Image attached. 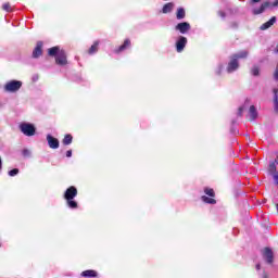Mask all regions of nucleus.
I'll return each instance as SVG.
<instances>
[{
  "mask_svg": "<svg viewBox=\"0 0 278 278\" xmlns=\"http://www.w3.org/2000/svg\"><path fill=\"white\" fill-rule=\"evenodd\" d=\"M18 173V168H14L9 172L10 177H16V174Z\"/></svg>",
  "mask_w": 278,
  "mask_h": 278,
  "instance_id": "27",
  "label": "nucleus"
},
{
  "mask_svg": "<svg viewBox=\"0 0 278 278\" xmlns=\"http://www.w3.org/2000/svg\"><path fill=\"white\" fill-rule=\"evenodd\" d=\"M75 197H77V188L72 186L64 193V199L67 201V205L71 207V210H76L77 207V202L73 200Z\"/></svg>",
  "mask_w": 278,
  "mask_h": 278,
  "instance_id": "2",
  "label": "nucleus"
},
{
  "mask_svg": "<svg viewBox=\"0 0 278 278\" xmlns=\"http://www.w3.org/2000/svg\"><path fill=\"white\" fill-rule=\"evenodd\" d=\"M223 72V65H219L217 71H216V74L217 75H220V73Z\"/></svg>",
  "mask_w": 278,
  "mask_h": 278,
  "instance_id": "29",
  "label": "nucleus"
},
{
  "mask_svg": "<svg viewBox=\"0 0 278 278\" xmlns=\"http://www.w3.org/2000/svg\"><path fill=\"white\" fill-rule=\"evenodd\" d=\"M202 201H203L204 203H208V204H211V205H214V203H216V200H214L213 198H208V197H206V195H203V197H202Z\"/></svg>",
  "mask_w": 278,
  "mask_h": 278,
  "instance_id": "22",
  "label": "nucleus"
},
{
  "mask_svg": "<svg viewBox=\"0 0 278 278\" xmlns=\"http://www.w3.org/2000/svg\"><path fill=\"white\" fill-rule=\"evenodd\" d=\"M42 55V42L38 41L35 50L33 51V58H40Z\"/></svg>",
  "mask_w": 278,
  "mask_h": 278,
  "instance_id": "13",
  "label": "nucleus"
},
{
  "mask_svg": "<svg viewBox=\"0 0 278 278\" xmlns=\"http://www.w3.org/2000/svg\"><path fill=\"white\" fill-rule=\"evenodd\" d=\"M277 5H278V0H276L274 3L265 2V3L261 4V7L258 9L254 8L253 9V14H262L268 8H277Z\"/></svg>",
  "mask_w": 278,
  "mask_h": 278,
  "instance_id": "5",
  "label": "nucleus"
},
{
  "mask_svg": "<svg viewBox=\"0 0 278 278\" xmlns=\"http://www.w3.org/2000/svg\"><path fill=\"white\" fill-rule=\"evenodd\" d=\"M66 157H73V151L72 150H68L66 152Z\"/></svg>",
  "mask_w": 278,
  "mask_h": 278,
  "instance_id": "30",
  "label": "nucleus"
},
{
  "mask_svg": "<svg viewBox=\"0 0 278 278\" xmlns=\"http://www.w3.org/2000/svg\"><path fill=\"white\" fill-rule=\"evenodd\" d=\"M73 142V136L66 135L63 139V144L68 146Z\"/></svg>",
  "mask_w": 278,
  "mask_h": 278,
  "instance_id": "23",
  "label": "nucleus"
},
{
  "mask_svg": "<svg viewBox=\"0 0 278 278\" xmlns=\"http://www.w3.org/2000/svg\"><path fill=\"white\" fill-rule=\"evenodd\" d=\"M2 9L5 11V12H11L12 11V7H10V3H4L2 5Z\"/></svg>",
  "mask_w": 278,
  "mask_h": 278,
  "instance_id": "26",
  "label": "nucleus"
},
{
  "mask_svg": "<svg viewBox=\"0 0 278 278\" xmlns=\"http://www.w3.org/2000/svg\"><path fill=\"white\" fill-rule=\"evenodd\" d=\"M20 131L24 136L31 138V136H36V126L31 123L23 122L18 125Z\"/></svg>",
  "mask_w": 278,
  "mask_h": 278,
  "instance_id": "3",
  "label": "nucleus"
},
{
  "mask_svg": "<svg viewBox=\"0 0 278 278\" xmlns=\"http://www.w3.org/2000/svg\"><path fill=\"white\" fill-rule=\"evenodd\" d=\"M219 16H222V18H225V12L220 11Z\"/></svg>",
  "mask_w": 278,
  "mask_h": 278,
  "instance_id": "31",
  "label": "nucleus"
},
{
  "mask_svg": "<svg viewBox=\"0 0 278 278\" xmlns=\"http://www.w3.org/2000/svg\"><path fill=\"white\" fill-rule=\"evenodd\" d=\"M47 142L50 149H60V140L51 135H47Z\"/></svg>",
  "mask_w": 278,
  "mask_h": 278,
  "instance_id": "9",
  "label": "nucleus"
},
{
  "mask_svg": "<svg viewBox=\"0 0 278 278\" xmlns=\"http://www.w3.org/2000/svg\"><path fill=\"white\" fill-rule=\"evenodd\" d=\"M249 118H250V121H255V118H257V109H255L254 105L250 106Z\"/></svg>",
  "mask_w": 278,
  "mask_h": 278,
  "instance_id": "16",
  "label": "nucleus"
},
{
  "mask_svg": "<svg viewBox=\"0 0 278 278\" xmlns=\"http://www.w3.org/2000/svg\"><path fill=\"white\" fill-rule=\"evenodd\" d=\"M263 257L264 260H266L267 264H273V257H274L273 250H270V248H265L263 250Z\"/></svg>",
  "mask_w": 278,
  "mask_h": 278,
  "instance_id": "10",
  "label": "nucleus"
},
{
  "mask_svg": "<svg viewBox=\"0 0 278 278\" xmlns=\"http://www.w3.org/2000/svg\"><path fill=\"white\" fill-rule=\"evenodd\" d=\"M81 277H97V273L92 269L85 270L81 273Z\"/></svg>",
  "mask_w": 278,
  "mask_h": 278,
  "instance_id": "21",
  "label": "nucleus"
},
{
  "mask_svg": "<svg viewBox=\"0 0 278 278\" xmlns=\"http://www.w3.org/2000/svg\"><path fill=\"white\" fill-rule=\"evenodd\" d=\"M175 8V3L173 2H168L166 3L163 9H162V12L163 14H169V12H173V9Z\"/></svg>",
  "mask_w": 278,
  "mask_h": 278,
  "instance_id": "15",
  "label": "nucleus"
},
{
  "mask_svg": "<svg viewBox=\"0 0 278 278\" xmlns=\"http://www.w3.org/2000/svg\"><path fill=\"white\" fill-rule=\"evenodd\" d=\"M187 45H188V38H186L184 36L178 37V39L176 40L177 53H181V51H184V49H186Z\"/></svg>",
  "mask_w": 278,
  "mask_h": 278,
  "instance_id": "6",
  "label": "nucleus"
},
{
  "mask_svg": "<svg viewBox=\"0 0 278 278\" xmlns=\"http://www.w3.org/2000/svg\"><path fill=\"white\" fill-rule=\"evenodd\" d=\"M176 18L181 21V18H186V10L184 8H179L176 13Z\"/></svg>",
  "mask_w": 278,
  "mask_h": 278,
  "instance_id": "18",
  "label": "nucleus"
},
{
  "mask_svg": "<svg viewBox=\"0 0 278 278\" xmlns=\"http://www.w3.org/2000/svg\"><path fill=\"white\" fill-rule=\"evenodd\" d=\"M175 29H176V31H179L180 34H188L189 30L191 29V26H190V23H188V22H181L175 26Z\"/></svg>",
  "mask_w": 278,
  "mask_h": 278,
  "instance_id": "8",
  "label": "nucleus"
},
{
  "mask_svg": "<svg viewBox=\"0 0 278 278\" xmlns=\"http://www.w3.org/2000/svg\"><path fill=\"white\" fill-rule=\"evenodd\" d=\"M251 73H252V75H253L254 77H257V75H260V67L254 65V66L251 68Z\"/></svg>",
  "mask_w": 278,
  "mask_h": 278,
  "instance_id": "24",
  "label": "nucleus"
},
{
  "mask_svg": "<svg viewBox=\"0 0 278 278\" xmlns=\"http://www.w3.org/2000/svg\"><path fill=\"white\" fill-rule=\"evenodd\" d=\"M269 173H270V175H273L274 181L278 186L277 165H275V162L269 164Z\"/></svg>",
  "mask_w": 278,
  "mask_h": 278,
  "instance_id": "12",
  "label": "nucleus"
},
{
  "mask_svg": "<svg viewBox=\"0 0 278 278\" xmlns=\"http://www.w3.org/2000/svg\"><path fill=\"white\" fill-rule=\"evenodd\" d=\"M256 270H260V264L256 265Z\"/></svg>",
  "mask_w": 278,
  "mask_h": 278,
  "instance_id": "36",
  "label": "nucleus"
},
{
  "mask_svg": "<svg viewBox=\"0 0 278 278\" xmlns=\"http://www.w3.org/2000/svg\"><path fill=\"white\" fill-rule=\"evenodd\" d=\"M242 108H239V116H242Z\"/></svg>",
  "mask_w": 278,
  "mask_h": 278,
  "instance_id": "33",
  "label": "nucleus"
},
{
  "mask_svg": "<svg viewBox=\"0 0 278 278\" xmlns=\"http://www.w3.org/2000/svg\"><path fill=\"white\" fill-rule=\"evenodd\" d=\"M252 3H260V0H252Z\"/></svg>",
  "mask_w": 278,
  "mask_h": 278,
  "instance_id": "34",
  "label": "nucleus"
},
{
  "mask_svg": "<svg viewBox=\"0 0 278 278\" xmlns=\"http://www.w3.org/2000/svg\"><path fill=\"white\" fill-rule=\"evenodd\" d=\"M99 51V41H96L89 49V55H93V53H97Z\"/></svg>",
  "mask_w": 278,
  "mask_h": 278,
  "instance_id": "20",
  "label": "nucleus"
},
{
  "mask_svg": "<svg viewBox=\"0 0 278 278\" xmlns=\"http://www.w3.org/2000/svg\"><path fill=\"white\" fill-rule=\"evenodd\" d=\"M23 155L29 156V155H31V152L29 150L25 149V150H23Z\"/></svg>",
  "mask_w": 278,
  "mask_h": 278,
  "instance_id": "28",
  "label": "nucleus"
},
{
  "mask_svg": "<svg viewBox=\"0 0 278 278\" xmlns=\"http://www.w3.org/2000/svg\"><path fill=\"white\" fill-rule=\"evenodd\" d=\"M275 52L278 53V45L275 48Z\"/></svg>",
  "mask_w": 278,
  "mask_h": 278,
  "instance_id": "35",
  "label": "nucleus"
},
{
  "mask_svg": "<svg viewBox=\"0 0 278 278\" xmlns=\"http://www.w3.org/2000/svg\"><path fill=\"white\" fill-rule=\"evenodd\" d=\"M49 55L52 58H55L56 64L59 66H66L67 61H66V52L64 50H61L60 47H52L48 50Z\"/></svg>",
  "mask_w": 278,
  "mask_h": 278,
  "instance_id": "1",
  "label": "nucleus"
},
{
  "mask_svg": "<svg viewBox=\"0 0 278 278\" xmlns=\"http://www.w3.org/2000/svg\"><path fill=\"white\" fill-rule=\"evenodd\" d=\"M275 23H277V17L274 16L268 22L261 25V29L263 31L266 30V29H269V27H273V25H275Z\"/></svg>",
  "mask_w": 278,
  "mask_h": 278,
  "instance_id": "14",
  "label": "nucleus"
},
{
  "mask_svg": "<svg viewBox=\"0 0 278 278\" xmlns=\"http://www.w3.org/2000/svg\"><path fill=\"white\" fill-rule=\"evenodd\" d=\"M21 88H23V81L21 80H11L4 85L5 92H18Z\"/></svg>",
  "mask_w": 278,
  "mask_h": 278,
  "instance_id": "4",
  "label": "nucleus"
},
{
  "mask_svg": "<svg viewBox=\"0 0 278 278\" xmlns=\"http://www.w3.org/2000/svg\"><path fill=\"white\" fill-rule=\"evenodd\" d=\"M274 110L278 113V89H274Z\"/></svg>",
  "mask_w": 278,
  "mask_h": 278,
  "instance_id": "19",
  "label": "nucleus"
},
{
  "mask_svg": "<svg viewBox=\"0 0 278 278\" xmlns=\"http://www.w3.org/2000/svg\"><path fill=\"white\" fill-rule=\"evenodd\" d=\"M235 60H247L249 58V51L248 50H241L235 54L231 55Z\"/></svg>",
  "mask_w": 278,
  "mask_h": 278,
  "instance_id": "11",
  "label": "nucleus"
},
{
  "mask_svg": "<svg viewBox=\"0 0 278 278\" xmlns=\"http://www.w3.org/2000/svg\"><path fill=\"white\" fill-rule=\"evenodd\" d=\"M1 168H3V161L0 157V170H1Z\"/></svg>",
  "mask_w": 278,
  "mask_h": 278,
  "instance_id": "32",
  "label": "nucleus"
},
{
  "mask_svg": "<svg viewBox=\"0 0 278 278\" xmlns=\"http://www.w3.org/2000/svg\"><path fill=\"white\" fill-rule=\"evenodd\" d=\"M204 192L207 194V197H214V189L206 188Z\"/></svg>",
  "mask_w": 278,
  "mask_h": 278,
  "instance_id": "25",
  "label": "nucleus"
},
{
  "mask_svg": "<svg viewBox=\"0 0 278 278\" xmlns=\"http://www.w3.org/2000/svg\"><path fill=\"white\" fill-rule=\"evenodd\" d=\"M131 47V41L129 39H126L124 41V45H122L117 50L116 53H121V51H125V49H129Z\"/></svg>",
  "mask_w": 278,
  "mask_h": 278,
  "instance_id": "17",
  "label": "nucleus"
},
{
  "mask_svg": "<svg viewBox=\"0 0 278 278\" xmlns=\"http://www.w3.org/2000/svg\"><path fill=\"white\" fill-rule=\"evenodd\" d=\"M264 278H266V276H264Z\"/></svg>",
  "mask_w": 278,
  "mask_h": 278,
  "instance_id": "37",
  "label": "nucleus"
},
{
  "mask_svg": "<svg viewBox=\"0 0 278 278\" xmlns=\"http://www.w3.org/2000/svg\"><path fill=\"white\" fill-rule=\"evenodd\" d=\"M238 68H240V63L237 61V59H233L232 56H230V61L228 62V65L226 68L227 73H236Z\"/></svg>",
  "mask_w": 278,
  "mask_h": 278,
  "instance_id": "7",
  "label": "nucleus"
}]
</instances>
